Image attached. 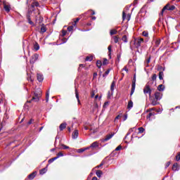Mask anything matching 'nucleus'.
<instances>
[{
  "instance_id": "69168bd1",
  "label": "nucleus",
  "mask_w": 180,
  "mask_h": 180,
  "mask_svg": "<svg viewBox=\"0 0 180 180\" xmlns=\"http://www.w3.org/2000/svg\"><path fill=\"white\" fill-rule=\"evenodd\" d=\"M152 110H155V108H149L147 112H152Z\"/></svg>"
},
{
  "instance_id": "20e7f679",
  "label": "nucleus",
  "mask_w": 180,
  "mask_h": 180,
  "mask_svg": "<svg viewBox=\"0 0 180 180\" xmlns=\"http://www.w3.org/2000/svg\"><path fill=\"white\" fill-rule=\"evenodd\" d=\"M174 9H175V6H169V4H168L162 9L161 13H160V16H162L165 11H174Z\"/></svg>"
},
{
  "instance_id": "13d9d810",
  "label": "nucleus",
  "mask_w": 180,
  "mask_h": 180,
  "mask_svg": "<svg viewBox=\"0 0 180 180\" xmlns=\"http://www.w3.org/2000/svg\"><path fill=\"white\" fill-rule=\"evenodd\" d=\"M108 64V59L105 58L103 61V65H106Z\"/></svg>"
},
{
  "instance_id": "a211bd4d",
  "label": "nucleus",
  "mask_w": 180,
  "mask_h": 180,
  "mask_svg": "<svg viewBox=\"0 0 180 180\" xmlns=\"http://www.w3.org/2000/svg\"><path fill=\"white\" fill-rule=\"evenodd\" d=\"M65 127H67V123H65V122L60 124V125L59 126V129H60V131H63V130H64V129H65Z\"/></svg>"
},
{
  "instance_id": "ddd939ff",
  "label": "nucleus",
  "mask_w": 180,
  "mask_h": 180,
  "mask_svg": "<svg viewBox=\"0 0 180 180\" xmlns=\"http://www.w3.org/2000/svg\"><path fill=\"white\" fill-rule=\"evenodd\" d=\"M79 134V132H78V130H77V129H75V130L74 131V132L72 133V139H78Z\"/></svg>"
},
{
  "instance_id": "7ed1b4c3",
  "label": "nucleus",
  "mask_w": 180,
  "mask_h": 180,
  "mask_svg": "<svg viewBox=\"0 0 180 180\" xmlns=\"http://www.w3.org/2000/svg\"><path fill=\"white\" fill-rule=\"evenodd\" d=\"M160 44H161V39L154 38L152 41L153 50H155L157 49V47H159Z\"/></svg>"
},
{
  "instance_id": "9b49d317",
  "label": "nucleus",
  "mask_w": 180,
  "mask_h": 180,
  "mask_svg": "<svg viewBox=\"0 0 180 180\" xmlns=\"http://www.w3.org/2000/svg\"><path fill=\"white\" fill-rule=\"evenodd\" d=\"M37 172H34L32 174L28 175V179H26L25 180H32V179H34L36 175H37Z\"/></svg>"
},
{
  "instance_id": "09e8293b",
  "label": "nucleus",
  "mask_w": 180,
  "mask_h": 180,
  "mask_svg": "<svg viewBox=\"0 0 180 180\" xmlns=\"http://www.w3.org/2000/svg\"><path fill=\"white\" fill-rule=\"evenodd\" d=\"M84 151H85L84 148H80L77 150V153H79V154H81V153H84Z\"/></svg>"
},
{
  "instance_id": "39448f33",
  "label": "nucleus",
  "mask_w": 180,
  "mask_h": 180,
  "mask_svg": "<svg viewBox=\"0 0 180 180\" xmlns=\"http://www.w3.org/2000/svg\"><path fill=\"white\" fill-rule=\"evenodd\" d=\"M134 91H136V74L134 75V78L132 80L131 89L130 93L131 96L133 95V94H134Z\"/></svg>"
},
{
  "instance_id": "338daca9",
  "label": "nucleus",
  "mask_w": 180,
  "mask_h": 180,
  "mask_svg": "<svg viewBox=\"0 0 180 180\" xmlns=\"http://www.w3.org/2000/svg\"><path fill=\"white\" fill-rule=\"evenodd\" d=\"M33 122H34V120L33 119H31L28 122L27 124H32V123H33Z\"/></svg>"
},
{
  "instance_id": "680f3d73",
  "label": "nucleus",
  "mask_w": 180,
  "mask_h": 180,
  "mask_svg": "<svg viewBox=\"0 0 180 180\" xmlns=\"http://www.w3.org/2000/svg\"><path fill=\"white\" fill-rule=\"evenodd\" d=\"M67 39H65V38H63V39H62V43H61V44H64V43H67Z\"/></svg>"
},
{
  "instance_id": "f3484780",
  "label": "nucleus",
  "mask_w": 180,
  "mask_h": 180,
  "mask_svg": "<svg viewBox=\"0 0 180 180\" xmlns=\"http://www.w3.org/2000/svg\"><path fill=\"white\" fill-rule=\"evenodd\" d=\"M155 98L151 100L152 106H157V105H160V102L157 101Z\"/></svg>"
},
{
  "instance_id": "ea45409f",
  "label": "nucleus",
  "mask_w": 180,
  "mask_h": 180,
  "mask_svg": "<svg viewBox=\"0 0 180 180\" xmlns=\"http://www.w3.org/2000/svg\"><path fill=\"white\" fill-rule=\"evenodd\" d=\"M142 34H143V36H144V37H148V32H147V31H143L142 32Z\"/></svg>"
},
{
  "instance_id": "49530a36",
  "label": "nucleus",
  "mask_w": 180,
  "mask_h": 180,
  "mask_svg": "<svg viewBox=\"0 0 180 180\" xmlns=\"http://www.w3.org/2000/svg\"><path fill=\"white\" fill-rule=\"evenodd\" d=\"M104 164H105V162L103 161H102L101 163L99 165L96 166L95 168L99 169V168H101V167H103V165Z\"/></svg>"
},
{
  "instance_id": "412c9836",
  "label": "nucleus",
  "mask_w": 180,
  "mask_h": 180,
  "mask_svg": "<svg viewBox=\"0 0 180 180\" xmlns=\"http://www.w3.org/2000/svg\"><path fill=\"white\" fill-rule=\"evenodd\" d=\"M47 172V167H44L39 171L40 175H44Z\"/></svg>"
},
{
  "instance_id": "2f4dec72",
  "label": "nucleus",
  "mask_w": 180,
  "mask_h": 180,
  "mask_svg": "<svg viewBox=\"0 0 180 180\" xmlns=\"http://www.w3.org/2000/svg\"><path fill=\"white\" fill-rule=\"evenodd\" d=\"M130 134H131V132H130L129 131L127 132V135L125 136V137L124 138V143H126L127 144V141H126V139H127V136H130Z\"/></svg>"
},
{
  "instance_id": "2eb2a0df",
  "label": "nucleus",
  "mask_w": 180,
  "mask_h": 180,
  "mask_svg": "<svg viewBox=\"0 0 180 180\" xmlns=\"http://www.w3.org/2000/svg\"><path fill=\"white\" fill-rule=\"evenodd\" d=\"M37 78L39 82H43V80L44 79V78L43 77V75L39 73L37 75Z\"/></svg>"
},
{
  "instance_id": "5701e85b",
  "label": "nucleus",
  "mask_w": 180,
  "mask_h": 180,
  "mask_svg": "<svg viewBox=\"0 0 180 180\" xmlns=\"http://www.w3.org/2000/svg\"><path fill=\"white\" fill-rule=\"evenodd\" d=\"M132 108H133V101L131 100H130L127 105V109H129V110H130V109H131Z\"/></svg>"
},
{
  "instance_id": "a18cd8bd",
  "label": "nucleus",
  "mask_w": 180,
  "mask_h": 180,
  "mask_svg": "<svg viewBox=\"0 0 180 180\" xmlns=\"http://www.w3.org/2000/svg\"><path fill=\"white\" fill-rule=\"evenodd\" d=\"M73 30H74V26H73V25L69 26V27H68V30L69 32H72Z\"/></svg>"
},
{
  "instance_id": "4468645a",
  "label": "nucleus",
  "mask_w": 180,
  "mask_h": 180,
  "mask_svg": "<svg viewBox=\"0 0 180 180\" xmlns=\"http://www.w3.org/2000/svg\"><path fill=\"white\" fill-rule=\"evenodd\" d=\"M90 147L91 148H98V147H99V143H98V141H94L90 145Z\"/></svg>"
},
{
  "instance_id": "774afa93",
  "label": "nucleus",
  "mask_w": 180,
  "mask_h": 180,
  "mask_svg": "<svg viewBox=\"0 0 180 180\" xmlns=\"http://www.w3.org/2000/svg\"><path fill=\"white\" fill-rule=\"evenodd\" d=\"M96 77H98V73L94 72V73L93 74V78L95 79Z\"/></svg>"
},
{
  "instance_id": "864d4df0",
  "label": "nucleus",
  "mask_w": 180,
  "mask_h": 180,
  "mask_svg": "<svg viewBox=\"0 0 180 180\" xmlns=\"http://www.w3.org/2000/svg\"><path fill=\"white\" fill-rule=\"evenodd\" d=\"M79 22V18H76V20H75V23L73 24V26H77V23Z\"/></svg>"
},
{
  "instance_id": "a19ab883",
  "label": "nucleus",
  "mask_w": 180,
  "mask_h": 180,
  "mask_svg": "<svg viewBox=\"0 0 180 180\" xmlns=\"http://www.w3.org/2000/svg\"><path fill=\"white\" fill-rule=\"evenodd\" d=\"M57 158H60V157H64V154L61 152H59L57 155H56Z\"/></svg>"
},
{
  "instance_id": "423d86ee",
  "label": "nucleus",
  "mask_w": 180,
  "mask_h": 180,
  "mask_svg": "<svg viewBox=\"0 0 180 180\" xmlns=\"http://www.w3.org/2000/svg\"><path fill=\"white\" fill-rule=\"evenodd\" d=\"M115 133H111L107 136H105V139H101V143H105V141H109V140H110V139H112V137H113V136H115Z\"/></svg>"
},
{
  "instance_id": "c9c22d12",
  "label": "nucleus",
  "mask_w": 180,
  "mask_h": 180,
  "mask_svg": "<svg viewBox=\"0 0 180 180\" xmlns=\"http://www.w3.org/2000/svg\"><path fill=\"white\" fill-rule=\"evenodd\" d=\"M50 98V92L48 91L46 92V103L49 102V99Z\"/></svg>"
},
{
  "instance_id": "8fccbe9b",
  "label": "nucleus",
  "mask_w": 180,
  "mask_h": 180,
  "mask_svg": "<svg viewBox=\"0 0 180 180\" xmlns=\"http://www.w3.org/2000/svg\"><path fill=\"white\" fill-rule=\"evenodd\" d=\"M67 34V31L65 30H62V37H64Z\"/></svg>"
},
{
  "instance_id": "9d476101",
  "label": "nucleus",
  "mask_w": 180,
  "mask_h": 180,
  "mask_svg": "<svg viewBox=\"0 0 180 180\" xmlns=\"http://www.w3.org/2000/svg\"><path fill=\"white\" fill-rule=\"evenodd\" d=\"M34 6H36L37 8L40 7V4L38 1L33 2L30 6V9H32V11H34Z\"/></svg>"
},
{
  "instance_id": "72a5a7b5",
  "label": "nucleus",
  "mask_w": 180,
  "mask_h": 180,
  "mask_svg": "<svg viewBox=\"0 0 180 180\" xmlns=\"http://www.w3.org/2000/svg\"><path fill=\"white\" fill-rule=\"evenodd\" d=\"M108 56L110 57V54H112V45H110L108 48Z\"/></svg>"
},
{
  "instance_id": "c85d7f7f",
  "label": "nucleus",
  "mask_w": 180,
  "mask_h": 180,
  "mask_svg": "<svg viewBox=\"0 0 180 180\" xmlns=\"http://www.w3.org/2000/svg\"><path fill=\"white\" fill-rule=\"evenodd\" d=\"M4 10L6 11V12H10L11 7L8 5H4Z\"/></svg>"
},
{
  "instance_id": "c03bdc74",
  "label": "nucleus",
  "mask_w": 180,
  "mask_h": 180,
  "mask_svg": "<svg viewBox=\"0 0 180 180\" xmlns=\"http://www.w3.org/2000/svg\"><path fill=\"white\" fill-rule=\"evenodd\" d=\"M61 146L63 147V150H68V149H70V146H65L64 144H62Z\"/></svg>"
},
{
  "instance_id": "6ab92c4d",
  "label": "nucleus",
  "mask_w": 180,
  "mask_h": 180,
  "mask_svg": "<svg viewBox=\"0 0 180 180\" xmlns=\"http://www.w3.org/2000/svg\"><path fill=\"white\" fill-rule=\"evenodd\" d=\"M27 19L30 25H31L32 26L34 25V23L33 22V21H32V19L30 18V15H29V14L27 15Z\"/></svg>"
},
{
  "instance_id": "f03ea898",
  "label": "nucleus",
  "mask_w": 180,
  "mask_h": 180,
  "mask_svg": "<svg viewBox=\"0 0 180 180\" xmlns=\"http://www.w3.org/2000/svg\"><path fill=\"white\" fill-rule=\"evenodd\" d=\"M151 86H150V83L148 82L146 86L143 88V94L145 95H147V94H149V96H151Z\"/></svg>"
},
{
  "instance_id": "f704fd0d",
  "label": "nucleus",
  "mask_w": 180,
  "mask_h": 180,
  "mask_svg": "<svg viewBox=\"0 0 180 180\" xmlns=\"http://www.w3.org/2000/svg\"><path fill=\"white\" fill-rule=\"evenodd\" d=\"M75 95H76V98L77 99V101L79 103V95L78 94V91L77 90V89H75Z\"/></svg>"
},
{
  "instance_id": "7c9ffc66",
  "label": "nucleus",
  "mask_w": 180,
  "mask_h": 180,
  "mask_svg": "<svg viewBox=\"0 0 180 180\" xmlns=\"http://www.w3.org/2000/svg\"><path fill=\"white\" fill-rule=\"evenodd\" d=\"M130 134H131V132H130L129 131L127 132V135L125 136V137L124 138V143H126L127 144V141H126V139H127V136H130Z\"/></svg>"
},
{
  "instance_id": "dca6fc26",
  "label": "nucleus",
  "mask_w": 180,
  "mask_h": 180,
  "mask_svg": "<svg viewBox=\"0 0 180 180\" xmlns=\"http://www.w3.org/2000/svg\"><path fill=\"white\" fill-rule=\"evenodd\" d=\"M165 90V86H164V84H160L158 86V91H159V92H163Z\"/></svg>"
},
{
  "instance_id": "6e6d98bb",
  "label": "nucleus",
  "mask_w": 180,
  "mask_h": 180,
  "mask_svg": "<svg viewBox=\"0 0 180 180\" xmlns=\"http://www.w3.org/2000/svg\"><path fill=\"white\" fill-rule=\"evenodd\" d=\"M179 160H180V153H179L176 156V161H179Z\"/></svg>"
},
{
  "instance_id": "473e14b6",
  "label": "nucleus",
  "mask_w": 180,
  "mask_h": 180,
  "mask_svg": "<svg viewBox=\"0 0 180 180\" xmlns=\"http://www.w3.org/2000/svg\"><path fill=\"white\" fill-rule=\"evenodd\" d=\"M109 72H110V69L107 70L105 72L103 75V77H108V75H109Z\"/></svg>"
},
{
  "instance_id": "0e129e2a",
  "label": "nucleus",
  "mask_w": 180,
  "mask_h": 180,
  "mask_svg": "<svg viewBox=\"0 0 180 180\" xmlns=\"http://www.w3.org/2000/svg\"><path fill=\"white\" fill-rule=\"evenodd\" d=\"M48 162L49 164H51L52 162H54V160L53 158H51V159L49 160Z\"/></svg>"
},
{
  "instance_id": "1a4fd4ad",
  "label": "nucleus",
  "mask_w": 180,
  "mask_h": 180,
  "mask_svg": "<svg viewBox=\"0 0 180 180\" xmlns=\"http://www.w3.org/2000/svg\"><path fill=\"white\" fill-rule=\"evenodd\" d=\"M141 43H144V39L143 38H139L136 42V49H139L141 46Z\"/></svg>"
},
{
  "instance_id": "c756f323",
  "label": "nucleus",
  "mask_w": 180,
  "mask_h": 180,
  "mask_svg": "<svg viewBox=\"0 0 180 180\" xmlns=\"http://www.w3.org/2000/svg\"><path fill=\"white\" fill-rule=\"evenodd\" d=\"M96 65H97L98 68H101L102 67V61L97 60Z\"/></svg>"
},
{
  "instance_id": "052dcab7",
  "label": "nucleus",
  "mask_w": 180,
  "mask_h": 180,
  "mask_svg": "<svg viewBox=\"0 0 180 180\" xmlns=\"http://www.w3.org/2000/svg\"><path fill=\"white\" fill-rule=\"evenodd\" d=\"M122 71H126V72H129V69L127 68V66H125L123 69Z\"/></svg>"
},
{
  "instance_id": "de8ad7c7",
  "label": "nucleus",
  "mask_w": 180,
  "mask_h": 180,
  "mask_svg": "<svg viewBox=\"0 0 180 180\" xmlns=\"http://www.w3.org/2000/svg\"><path fill=\"white\" fill-rule=\"evenodd\" d=\"M150 61H151V57H149L148 59H146V67H148V64H150Z\"/></svg>"
},
{
  "instance_id": "6e6552de",
  "label": "nucleus",
  "mask_w": 180,
  "mask_h": 180,
  "mask_svg": "<svg viewBox=\"0 0 180 180\" xmlns=\"http://www.w3.org/2000/svg\"><path fill=\"white\" fill-rule=\"evenodd\" d=\"M155 99L156 101H161L162 99V94L160 91H156L155 93Z\"/></svg>"
},
{
  "instance_id": "4d7b16f0",
  "label": "nucleus",
  "mask_w": 180,
  "mask_h": 180,
  "mask_svg": "<svg viewBox=\"0 0 180 180\" xmlns=\"http://www.w3.org/2000/svg\"><path fill=\"white\" fill-rule=\"evenodd\" d=\"M120 150H122V146H118L115 148V151H120Z\"/></svg>"
},
{
  "instance_id": "a878e982",
  "label": "nucleus",
  "mask_w": 180,
  "mask_h": 180,
  "mask_svg": "<svg viewBox=\"0 0 180 180\" xmlns=\"http://www.w3.org/2000/svg\"><path fill=\"white\" fill-rule=\"evenodd\" d=\"M47 32V29L44 25L41 27V33H46Z\"/></svg>"
},
{
  "instance_id": "4c0bfd02",
  "label": "nucleus",
  "mask_w": 180,
  "mask_h": 180,
  "mask_svg": "<svg viewBox=\"0 0 180 180\" xmlns=\"http://www.w3.org/2000/svg\"><path fill=\"white\" fill-rule=\"evenodd\" d=\"M34 50H36V51H37V50H39L40 49V46L39 45V44H35L34 45Z\"/></svg>"
},
{
  "instance_id": "f257e3e1",
  "label": "nucleus",
  "mask_w": 180,
  "mask_h": 180,
  "mask_svg": "<svg viewBox=\"0 0 180 180\" xmlns=\"http://www.w3.org/2000/svg\"><path fill=\"white\" fill-rule=\"evenodd\" d=\"M40 98H41V90L37 89L34 92V96L31 101H34V102H39V101H40Z\"/></svg>"
},
{
  "instance_id": "79ce46f5",
  "label": "nucleus",
  "mask_w": 180,
  "mask_h": 180,
  "mask_svg": "<svg viewBox=\"0 0 180 180\" xmlns=\"http://www.w3.org/2000/svg\"><path fill=\"white\" fill-rule=\"evenodd\" d=\"M86 13H89V15H95V12L92 10H89V11H87Z\"/></svg>"
},
{
  "instance_id": "5fc2aeb1",
  "label": "nucleus",
  "mask_w": 180,
  "mask_h": 180,
  "mask_svg": "<svg viewBox=\"0 0 180 180\" xmlns=\"http://www.w3.org/2000/svg\"><path fill=\"white\" fill-rule=\"evenodd\" d=\"M157 79V75L154 74L152 76V81H155Z\"/></svg>"
},
{
  "instance_id": "0eeeda50",
  "label": "nucleus",
  "mask_w": 180,
  "mask_h": 180,
  "mask_svg": "<svg viewBox=\"0 0 180 180\" xmlns=\"http://www.w3.org/2000/svg\"><path fill=\"white\" fill-rule=\"evenodd\" d=\"M38 59H39V54H37V53L34 54L31 57V59L30 60V64H34L36 63V61H37Z\"/></svg>"
},
{
  "instance_id": "aec40b11",
  "label": "nucleus",
  "mask_w": 180,
  "mask_h": 180,
  "mask_svg": "<svg viewBox=\"0 0 180 180\" xmlns=\"http://www.w3.org/2000/svg\"><path fill=\"white\" fill-rule=\"evenodd\" d=\"M96 175H97L98 178H101V176L103 175V172H102V170H97L96 172Z\"/></svg>"
},
{
  "instance_id": "cd10ccee",
  "label": "nucleus",
  "mask_w": 180,
  "mask_h": 180,
  "mask_svg": "<svg viewBox=\"0 0 180 180\" xmlns=\"http://www.w3.org/2000/svg\"><path fill=\"white\" fill-rule=\"evenodd\" d=\"M94 60V56H86L85 61H92Z\"/></svg>"
},
{
  "instance_id": "bf43d9fd",
  "label": "nucleus",
  "mask_w": 180,
  "mask_h": 180,
  "mask_svg": "<svg viewBox=\"0 0 180 180\" xmlns=\"http://www.w3.org/2000/svg\"><path fill=\"white\" fill-rule=\"evenodd\" d=\"M84 67H85V65L84 64H80L79 65V67L78 68V71H81V68H84Z\"/></svg>"
},
{
  "instance_id": "bb28decb",
  "label": "nucleus",
  "mask_w": 180,
  "mask_h": 180,
  "mask_svg": "<svg viewBox=\"0 0 180 180\" xmlns=\"http://www.w3.org/2000/svg\"><path fill=\"white\" fill-rule=\"evenodd\" d=\"M159 79L160 80L164 79V72H159Z\"/></svg>"
},
{
  "instance_id": "b1692460",
  "label": "nucleus",
  "mask_w": 180,
  "mask_h": 180,
  "mask_svg": "<svg viewBox=\"0 0 180 180\" xmlns=\"http://www.w3.org/2000/svg\"><path fill=\"white\" fill-rule=\"evenodd\" d=\"M173 171H178V163H174L172 166Z\"/></svg>"
},
{
  "instance_id": "3c124183",
  "label": "nucleus",
  "mask_w": 180,
  "mask_h": 180,
  "mask_svg": "<svg viewBox=\"0 0 180 180\" xmlns=\"http://www.w3.org/2000/svg\"><path fill=\"white\" fill-rule=\"evenodd\" d=\"M120 57H122V53H118L117 55V60L118 62L120 61Z\"/></svg>"
},
{
  "instance_id": "58836bf2",
  "label": "nucleus",
  "mask_w": 180,
  "mask_h": 180,
  "mask_svg": "<svg viewBox=\"0 0 180 180\" xmlns=\"http://www.w3.org/2000/svg\"><path fill=\"white\" fill-rule=\"evenodd\" d=\"M114 43H119V37L117 36L113 37Z\"/></svg>"
},
{
  "instance_id": "393cba45",
  "label": "nucleus",
  "mask_w": 180,
  "mask_h": 180,
  "mask_svg": "<svg viewBox=\"0 0 180 180\" xmlns=\"http://www.w3.org/2000/svg\"><path fill=\"white\" fill-rule=\"evenodd\" d=\"M117 34V30H111L110 31V36H113V34Z\"/></svg>"
},
{
  "instance_id": "603ef678",
  "label": "nucleus",
  "mask_w": 180,
  "mask_h": 180,
  "mask_svg": "<svg viewBox=\"0 0 180 180\" xmlns=\"http://www.w3.org/2000/svg\"><path fill=\"white\" fill-rule=\"evenodd\" d=\"M122 20H126V13L124 11L122 12Z\"/></svg>"
},
{
  "instance_id": "37998d69",
  "label": "nucleus",
  "mask_w": 180,
  "mask_h": 180,
  "mask_svg": "<svg viewBox=\"0 0 180 180\" xmlns=\"http://www.w3.org/2000/svg\"><path fill=\"white\" fill-rule=\"evenodd\" d=\"M138 130H139V133H144V128H143L142 127H139V129H138Z\"/></svg>"
},
{
  "instance_id": "f8f14e48",
  "label": "nucleus",
  "mask_w": 180,
  "mask_h": 180,
  "mask_svg": "<svg viewBox=\"0 0 180 180\" xmlns=\"http://www.w3.org/2000/svg\"><path fill=\"white\" fill-rule=\"evenodd\" d=\"M115 86H116V82L112 81L110 86L111 95H113V91H115Z\"/></svg>"
},
{
  "instance_id": "e433bc0d",
  "label": "nucleus",
  "mask_w": 180,
  "mask_h": 180,
  "mask_svg": "<svg viewBox=\"0 0 180 180\" xmlns=\"http://www.w3.org/2000/svg\"><path fill=\"white\" fill-rule=\"evenodd\" d=\"M122 40L124 43H127V36L124 35L122 38Z\"/></svg>"
},
{
  "instance_id": "4be33fe9",
  "label": "nucleus",
  "mask_w": 180,
  "mask_h": 180,
  "mask_svg": "<svg viewBox=\"0 0 180 180\" xmlns=\"http://www.w3.org/2000/svg\"><path fill=\"white\" fill-rule=\"evenodd\" d=\"M152 116H155V112H150V113L147 115L146 119H147L148 120H151V117H152Z\"/></svg>"
},
{
  "instance_id": "e2e57ef3",
  "label": "nucleus",
  "mask_w": 180,
  "mask_h": 180,
  "mask_svg": "<svg viewBox=\"0 0 180 180\" xmlns=\"http://www.w3.org/2000/svg\"><path fill=\"white\" fill-rule=\"evenodd\" d=\"M169 165H171V162H167L166 163L165 168H168V167H169Z\"/></svg>"
}]
</instances>
